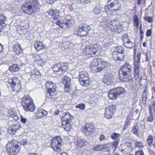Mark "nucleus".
<instances>
[{
  "mask_svg": "<svg viewBox=\"0 0 155 155\" xmlns=\"http://www.w3.org/2000/svg\"><path fill=\"white\" fill-rule=\"evenodd\" d=\"M39 6L37 0H27L21 8L24 13L29 15L35 12L39 8Z\"/></svg>",
  "mask_w": 155,
  "mask_h": 155,
  "instance_id": "obj_1",
  "label": "nucleus"
},
{
  "mask_svg": "<svg viewBox=\"0 0 155 155\" xmlns=\"http://www.w3.org/2000/svg\"><path fill=\"white\" fill-rule=\"evenodd\" d=\"M21 104L26 111L33 112L35 109L33 100L29 96H25L22 98Z\"/></svg>",
  "mask_w": 155,
  "mask_h": 155,
  "instance_id": "obj_2",
  "label": "nucleus"
},
{
  "mask_svg": "<svg viewBox=\"0 0 155 155\" xmlns=\"http://www.w3.org/2000/svg\"><path fill=\"white\" fill-rule=\"evenodd\" d=\"M14 142H16V141L12 140L6 145L7 152L10 155H16L21 150L20 143H18L17 144H15L14 143Z\"/></svg>",
  "mask_w": 155,
  "mask_h": 155,
  "instance_id": "obj_3",
  "label": "nucleus"
},
{
  "mask_svg": "<svg viewBox=\"0 0 155 155\" xmlns=\"http://www.w3.org/2000/svg\"><path fill=\"white\" fill-rule=\"evenodd\" d=\"M73 117L68 112L64 113L61 118L62 124L64 126L63 127L67 131H69L72 127L71 122Z\"/></svg>",
  "mask_w": 155,
  "mask_h": 155,
  "instance_id": "obj_4",
  "label": "nucleus"
},
{
  "mask_svg": "<svg viewBox=\"0 0 155 155\" xmlns=\"http://www.w3.org/2000/svg\"><path fill=\"white\" fill-rule=\"evenodd\" d=\"M101 47L99 44L97 43L87 46L83 52L86 55H95L97 52L100 51Z\"/></svg>",
  "mask_w": 155,
  "mask_h": 155,
  "instance_id": "obj_5",
  "label": "nucleus"
},
{
  "mask_svg": "<svg viewBox=\"0 0 155 155\" xmlns=\"http://www.w3.org/2000/svg\"><path fill=\"white\" fill-rule=\"evenodd\" d=\"M46 87L50 95L52 97V99H55L58 96H59V93L56 90V85L55 83L51 81H48L46 84Z\"/></svg>",
  "mask_w": 155,
  "mask_h": 155,
  "instance_id": "obj_6",
  "label": "nucleus"
},
{
  "mask_svg": "<svg viewBox=\"0 0 155 155\" xmlns=\"http://www.w3.org/2000/svg\"><path fill=\"white\" fill-rule=\"evenodd\" d=\"M109 7L114 12L120 11L122 9L121 5L118 2V0H108L107 5L105 7L106 12L109 10Z\"/></svg>",
  "mask_w": 155,
  "mask_h": 155,
  "instance_id": "obj_7",
  "label": "nucleus"
},
{
  "mask_svg": "<svg viewBox=\"0 0 155 155\" xmlns=\"http://www.w3.org/2000/svg\"><path fill=\"white\" fill-rule=\"evenodd\" d=\"M124 50L121 47H115L112 52V57L115 61H122L124 59Z\"/></svg>",
  "mask_w": 155,
  "mask_h": 155,
  "instance_id": "obj_8",
  "label": "nucleus"
},
{
  "mask_svg": "<svg viewBox=\"0 0 155 155\" xmlns=\"http://www.w3.org/2000/svg\"><path fill=\"white\" fill-rule=\"evenodd\" d=\"M62 139L59 136H56L54 137L51 142V147L53 150L56 152L61 151Z\"/></svg>",
  "mask_w": 155,
  "mask_h": 155,
  "instance_id": "obj_9",
  "label": "nucleus"
},
{
  "mask_svg": "<svg viewBox=\"0 0 155 155\" xmlns=\"http://www.w3.org/2000/svg\"><path fill=\"white\" fill-rule=\"evenodd\" d=\"M115 110V107L113 105H110L107 107L105 110L104 116L107 119H110L113 116Z\"/></svg>",
  "mask_w": 155,
  "mask_h": 155,
  "instance_id": "obj_10",
  "label": "nucleus"
},
{
  "mask_svg": "<svg viewBox=\"0 0 155 155\" xmlns=\"http://www.w3.org/2000/svg\"><path fill=\"white\" fill-rule=\"evenodd\" d=\"M100 61V59L95 58L91 62L90 68L92 71L99 72L101 71L102 68L99 67V62Z\"/></svg>",
  "mask_w": 155,
  "mask_h": 155,
  "instance_id": "obj_11",
  "label": "nucleus"
},
{
  "mask_svg": "<svg viewBox=\"0 0 155 155\" xmlns=\"http://www.w3.org/2000/svg\"><path fill=\"white\" fill-rule=\"evenodd\" d=\"M131 72V66L129 63H126L120 68L119 72V75H128Z\"/></svg>",
  "mask_w": 155,
  "mask_h": 155,
  "instance_id": "obj_12",
  "label": "nucleus"
},
{
  "mask_svg": "<svg viewBox=\"0 0 155 155\" xmlns=\"http://www.w3.org/2000/svg\"><path fill=\"white\" fill-rule=\"evenodd\" d=\"M9 83L12 86V89L13 91H18V87L20 86L18 79L17 77H14L12 79L10 80Z\"/></svg>",
  "mask_w": 155,
  "mask_h": 155,
  "instance_id": "obj_13",
  "label": "nucleus"
},
{
  "mask_svg": "<svg viewBox=\"0 0 155 155\" xmlns=\"http://www.w3.org/2000/svg\"><path fill=\"white\" fill-rule=\"evenodd\" d=\"M70 80V78L66 76L62 79V82L64 85L65 91L67 92H70L71 89Z\"/></svg>",
  "mask_w": 155,
  "mask_h": 155,
  "instance_id": "obj_14",
  "label": "nucleus"
},
{
  "mask_svg": "<svg viewBox=\"0 0 155 155\" xmlns=\"http://www.w3.org/2000/svg\"><path fill=\"white\" fill-rule=\"evenodd\" d=\"M141 54L140 53H138L137 56H135L134 58V73L136 74H139V68L138 67V64L140 63V58Z\"/></svg>",
  "mask_w": 155,
  "mask_h": 155,
  "instance_id": "obj_15",
  "label": "nucleus"
},
{
  "mask_svg": "<svg viewBox=\"0 0 155 155\" xmlns=\"http://www.w3.org/2000/svg\"><path fill=\"white\" fill-rule=\"evenodd\" d=\"M122 39L124 45L126 47L130 48L133 47V44L130 41L127 33H125L123 35Z\"/></svg>",
  "mask_w": 155,
  "mask_h": 155,
  "instance_id": "obj_16",
  "label": "nucleus"
},
{
  "mask_svg": "<svg viewBox=\"0 0 155 155\" xmlns=\"http://www.w3.org/2000/svg\"><path fill=\"white\" fill-rule=\"evenodd\" d=\"M113 77L111 74H107L104 75L102 81L104 84L109 85L113 82Z\"/></svg>",
  "mask_w": 155,
  "mask_h": 155,
  "instance_id": "obj_17",
  "label": "nucleus"
},
{
  "mask_svg": "<svg viewBox=\"0 0 155 155\" xmlns=\"http://www.w3.org/2000/svg\"><path fill=\"white\" fill-rule=\"evenodd\" d=\"M21 127V125L20 124H13L9 127L8 129V133L11 135H14L17 130Z\"/></svg>",
  "mask_w": 155,
  "mask_h": 155,
  "instance_id": "obj_18",
  "label": "nucleus"
},
{
  "mask_svg": "<svg viewBox=\"0 0 155 155\" xmlns=\"http://www.w3.org/2000/svg\"><path fill=\"white\" fill-rule=\"evenodd\" d=\"M120 80L122 82L131 83L133 82L132 78L129 74L119 75Z\"/></svg>",
  "mask_w": 155,
  "mask_h": 155,
  "instance_id": "obj_19",
  "label": "nucleus"
},
{
  "mask_svg": "<svg viewBox=\"0 0 155 155\" xmlns=\"http://www.w3.org/2000/svg\"><path fill=\"white\" fill-rule=\"evenodd\" d=\"M8 115L9 119H12L15 121H17L19 119V117L15 110H9Z\"/></svg>",
  "mask_w": 155,
  "mask_h": 155,
  "instance_id": "obj_20",
  "label": "nucleus"
},
{
  "mask_svg": "<svg viewBox=\"0 0 155 155\" xmlns=\"http://www.w3.org/2000/svg\"><path fill=\"white\" fill-rule=\"evenodd\" d=\"M63 64H55L53 68L54 73L55 74H63L62 66Z\"/></svg>",
  "mask_w": 155,
  "mask_h": 155,
  "instance_id": "obj_21",
  "label": "nucleus"
},
{
  "mask_svg": "<svg viewBox=\"0 0 155 155\" xmlns=\"http://www.w3.org/2000/svg\"><path fill=\"white\" fill-rule=\"evenodd\" d=\"M13 50L18 55L22 54L23 52L22 48L18 43H16L14 45Z\"/></svg>",
  "mask_w": 155,
  "mask_h": 155,
  "instance_id": "obj_22",
  "label": "nucleus"
},
{
  "mask_svg": "<svg viewBox=\"0 0 155 155\" xmlns=\"http://www.w3.org/2000/svg\"><path fill=\"white\" fill-rule=\"evenodd\" d=\"M79 81L81 84L85 87H88L91 83V81L87 77H86L85 78L82 79H79Z\"/></svg>",
  "mask_w": 155,
  "mask_h": 155,
  "instance_id": "obj_23",
  "label": "nucleus"
},
{
  "mask_svg": "<svg viewBox=\"0 0 155 155\" xmlns=\"http://www.w3.org/2000/svg\"><path fill=\"white\" fill-rule=\"evenodd\" d=\"M48 114V112L41 108L38 109L37 113V116L38 118H41L46 116Z\"/></svg>",
  "mask_w": 155,
  "mask_h": 155,
  "instance_id": "obj_24",
  "label": "nucleus"
},
{
  "mask_svg": "<svg viewBox=\"0 0 155 155\" xmlns=\"http://www.w3.org/2000/svg\"><path fill=\"white\" fill-rule=\"evenodd\" d=\"M35 48L37 50L39 51L43 48L46 49L47 48L45 45H44L42 42H36L35 44Z\"/></svg>",
  "mask_w": 155,
  "mask_h": 155,
  "instance_id": "obj_25",
  "label": "nucleus"
},
{
  "mask_svg": "<svg viewBox=\"0 0 155 155\" xmlns=\"http://www.w3.org/2000/svg\"><path fill=\"white\" fill-rule=\"evenodd\" d=\"M120 24L119 21L116 20H113L110 21L109 24V27L111 31H115V28Z\"/></svg>",
  "mask_w": 155,
  "mask_h": 155,
  "instance_id": "obj_26",
  "label": "nucleus"
},
{
  "mask_svg": "<svg viewBox=\"0 0 155 155\" xmlns=\"http://www.w3.org/2000/svg\"><path fill=\"white\" fill-rule=\"evenodd\" d=\"M71 17L69 15H67L64 19V24L66 26L69 27L71 24Z\"/></svg>",
  "mask_w": 155,
  "mask_h": 155,
  "instance_id": "obj_27",
  "label": "nucleus"
},
{
  "mask_svg": "<svg viewBox=\"0 0 155 155\" xmlns=\"http://www.w3.org/2000/svg\"><path fill=\"white\" fill-rule=\"evenodd\" d=\"M20 69V66L17 64L12 65L9 68V70L12 72L17 71Z\"/></svg>",
  "mask_w": 155,
  "mask_h": 155,
  "instance_id": "obj_28",
  "label": "nucleus"
},
{
  "mask_svg": "<svg viewBox=\"0 0 155 155\" xmlns=\"http://www.w3.org/2000/svg\"><path fill=\"white\" fill-rule=\"evenodd\" d=\"M94 129V126L92 124L87 125L84 128V130L86 133H90Z\"/></svg>",
  "mask_w": 155,
  "mask_h": 155,
  "instance_id": "obj_29",
  "label": "nucleus"
},
{
  "mask_svg": "<svg viewBox=\"0 0 155 155\" xmlns=\"http://www.w3.org/2000/svg\"><path fill=\"white\" fill-rule=\"evenodd\" d=\"M79 79H82L85 78L86 77H88V74L84 69H81L79 71Z\"/></svg>",
  "mask_w": 155,
  "mask_h": 155,
  "instance_id": "obj_30",
  "label": "nucleus"
},
{
  "mask_svg": "<svg viewBox=\"0 0 155 155\" xmlns=\"http://www.w3.org/2000/svg\"><path fill=\"white\" fill-rule=\"evenodd\" d=\"M113 89L111 90L108 93V96L110 99H114L117 96Z\"/></svg>",
  "mask_w": 155,
  "mask_h": 155,
  "instance_id": "obj_31",
  "label": "nucleus"
},
{
  "mask_svg": "<svg viewBox=\"0 0 155 155\" xmlns=\"http://www.w3.org/2000/svg\"><path fill=\"white\" fill-rule=\"evenodd\" d=\"M133 20L134 25L137 28H138L140 23V20L138 17L137 15H134L133 17Z\"/></svg>",
  "mask_w": 155,
  "mask_h": 155,
  "instance_id": "obj_32",
  "label": "nucleus"
},
{
  "mask_svg": "<svg viewBox=\"0 0 155 155\" xmlns=\"http://www.w3.org/2000/svg\"><path fill=\"white\" fill-rule=\"evenodd\" d=\"M113 90H115L114 91L116 93L117 96L123 93L124 92V88L121 87H117L113 89Z\"/></svg>",
  "mask_w": 155,
  "mask_h": 155,
  "instance_id": "obj_33",
  "label": "nucleus"
},
{
  "mask_svg": "<svg viewBox=\"0 0 155 155\" xmlns=\"http://www.w3.org/2000/svg\"><path fill=\"white\" fill-rule=\"evenodd\" d=\"M109 64L108 62L105 61H103L101 62L100 64H99V67H101L102 68L101 71L104 68H106L108 67Z\"/></svg>",
  "mask_w": 155,
  "mask_h": 155,
  "instance_id": "obj_34",
  "label": "nucleus"
},
{
  "mask_svg": "<svg viewBox=\"0 0 155 155\" xmlns=\"http://www.w3.org/2000/svg\"><path fill=\"white\" fill-rule=\"evenodd\" d=\"M101 7L99 6H97L94 8L93 12L95 15H98L101 13Z\"/></svg>",
  "mask_w": 155,
  "mask_h": 155,
  "instance_id": "obj_35",
  "label": "nucleus"
},
{
  "mask_svg": "<svg viewBox=\"0 0 155 155\" xmlns=\"http://www.w3.org/2000/svg\"><path fill=\"white\" fill-rule=\"evenodd\" d=\"M87 144V143L86 141L84 142L80 140H78L77 141L76 144L80 147H81L82 146H85Z\"/></svg>",
  "mask_w": 155,
  "mask_h": 155,
  "instance_id": "obj_36",
  "label": "nucleus"
},
{
  "mask_svg": "<svg viewBox=\"0 0 155 155\" xmlns=\"http://www.w3.org/2000/svg\"><path fill=\"white\" fill-rule=\"evenodd\" d=\"M135 147L139 149L143 148L144 145L141 142L136 141L134 143Z\"/></svg>",
  "mask_w": 155,
  "mask_h": 155,
  "instance_id": "obj_37",
  "label": "nucleus"
},
{
  "mask_svg": "<svg viewBox=\"0 0 155 155\" xmlns=\"http://www.w3.org/2000/svg\"><path fill=\"white\" fill-rule=\"evenodd\" d=\"M84 24H82L80 25L78 28L76 29V31L78 33H81L83 30H85Z\"/></svg>",
  "mask_w": 155,
  "mask_h": 155,
  "instance_id": "obj_38",
  "label": "nucleus"
},
{
  "mask_svg": "<svg viewBox=\"0 0 155 155\" xmlns=\"http://www.w3.org/2000/svg\"><path fill=\"white\" fill-rule=\"evenodd\" d=\"M123 27L122 25L120 23L115 28V31H113L120 32L123 30Z\"/></svg>",
  "mask_w": 155,
  "mask_h": 155,
  "instance_id": "obj_39",
  "label": "nucleus"
},
{
  "mask_svg": "<svg viewBox=\"0 0 155 155\" xmlns=\"http://www.w3.org/2000/svg\"><path fill=\"white\" fill-rule=\"evenodd\" d=\"M105 148L102 145H98L94 147L93 150L96 151H99L103 150Z\"/></svg>",
  "mask_w": 155,
  "mask_h": 155,
  "instance_id": "obj_40",
  "label": "nucleus"
},
{
  "mask_svg": "<svg viewBox=\"0 0 155 155\" xmlns=\"http://www.w3.org/2000/svg\"><path fill=\"white\" fill-rule=\"evenodd\" d=\"M153 137L151 135H149L147 139V141L148 144V145L150 147H151L153 143Z\"/></svg>",
  "mask_w": 155,
  "mask_h": 155,
  "instance_id": "obj_41",
  "label": "nucleus"
},
{
  "mask_svg": "<svg viewBox=\"0 0 155 155\" xmlns=\"http://www.w3.org/2000/svg\"><path fill=\"white\" fill-rule=\"evenodd\" d=\"M81 94V92L79 90H77L74 92L72 97L73 98H77V97L80 96Z\"/></svg>",
  "mask_w": 155,
  "mask_h": 155,
  "instance_id": "obj_42",
  "label": "nucleus"
},
{
  "mask_svg": "<svg viewBox=\"0 0 155 155\" xmlns=\"http://www.w3.org/2000/svg\"><path fill=\"white\" fill-rule=\"evenodd\" d=\"M63 65L62 66V70L63 71V74L65 71H67L68 69L67 68L68 64L66 63H62Z\"/></svg>",
  "mask_w": 155,
  "mask_h": 155,
  "instance_id": "obj_43",
  "label": "nucleus"
},
{
  "mask_svg": "<svg viewBox=\"0 0 155 155\" xmlns=\"http://www.w3.org/2000/svg\"><path fill=\"white\" fill-rule=\"evenodd\" d=\"M132 133L135 135L138 136V129L136 126H134L132 130Z\"/></svg>",
  "mask_w": 155,
  "mask_h": 155,
  "instance_id": "obj_44",
  "label": "nucleus"
},
{
  "mask_svg": "<svg viewBox=\"0 0 155 155\" xmlns=\"http://www.w3.org/2000/svg\"><path fill=\"white\" fill-rule=\"evenodd\" d=\"M77 108H79L80 110H84L85 108V105L84 104H80L76 105Z\"/></svg>",
  "mask_w": 155,
  "mask_h": 155,
  "instance_id": "obj_45",
  "label": "nucleus"
},
{
  "mask_svg": "<svg viewBox=\"0 0 155 155\" xmlns=\"http://www.w3.org/2000/svg\"><path fill=\"white\" fill-rule=\"evenodd\" d=\"M144 19L149 23H151L153 21V19L152 17L147 16H145L144 17Z\"/></svg>",
  "mask_w": 155,
  "mask_h": 155,
  "instance_id": "obj_46",
  "label": "nucleus"
},
{
  "mask_svg": "<svg viewBox=\"0 0 155 155\" xmlns=\"http://www.w3.org/2000/svg\"><path fill=\"white\" fill-rule=\"evenodd\" d=\"M120 134H118L114 133L111 135V138L113 140H115L120 137Z\"/></svg>",
  "mask_w": 155,
  "mask_h": 155,
  "instance_id": "obj_47",
  "label": "nucleus"
},
{
  "mask_svg": "<svg viewBox=\"0 0 155 155\" xmlns=\"http://www.w3.org/2000/svg\"><path fill=\"white\" fill-rule=\"evenodd\" d=\"M59 11H57L53 16V18L54 20H56L59 18Z\"/></svg>",
  "mask_w": 155,
  "mask_h": 155,
  "instance_id": "obj_48",
  "label": "nucleus"
},
{
  "mask_svg": "<svg viewBox=\"0 0 155 155\" xmlns=\"http://www.w3.org/2000/svg\"><path fill=\"white\" fill-rule=\"evenodd\" d=\"M64 21H62L60 20H58L56 22V23L57 25H58L61 28H63V27L62 26H61V25L63 24H64Z\"/></svg>",
  "mask_w": 155,
  "mask_h": 155,
  "instance_id": "obj_49",
  "label": "nucleus"
},
{
  "mask_svg": "<svg viewBox=\"0 0 155 155\" xmlns=\"http://www.w3.org/2000/svg\"><path fill=\"white\" fill-rule=\"evenodd\" d=\"M153 116L152 112L150 113V115L148 117L147 121L152 122L153 120Z\"/></svg>",
  "mask_w": 155,
  "mask_h": 155,
  "instance_id": "obj_50",
  "label": "nucleus"
},
{
  "mask_svg": "<svg viewBox=\"0 0 155 155\" xmlns=\"http://www.w3.org/2000/svg\"><path fill=\"white\" fill-rule=\"evenodd\" d=\"M88 33L85 30H83L81 33L80 34H78L81 37H83L86 36L87 35H88Z\"/></svg>",
  "mask_w": 155,
  "mask_h": 155,
  "instance_id": "obj_51",
  "label": "nucleus"
},
{
  "mask_svg": "<svg viewBox=\"0 0 155 155\" xmlns=\"http://www.w3.org/2000/svg\"><path fill=\"white\" fill-rule=\"evenodd\" d=\"M57 11H54L52 10H51L48 12V13L50 15L52 16H53L54 14L55 13H56Z\"/></svg>",
  "mask_w": 155,
  "mask_h": 155,
  "instance_id": "obj_52",
  "label": "nucleus"
},
{
  "mask_svg": "<svg viewBox=\"0 0 155 155\" xmlns=\"http://www.w3.org/2000/svg\"><path fill=\"white\" fill-rule=\"evenodd\" d=\"M30 74L31 75V78L32 80H35L37 78V77L34 74V73L31 72Z\"/></svg>",
  "mask_w": 155,
  "mask_h": 155,
  "instance_id": "obj_53",
  "label": "nucleus"
},
{
  "mask_svg": "<svg viewBox=\"0 0 155 155\" xmlns=\"http://www.w3.org/2000/svg\"><path fill=\"white\" fill-rule=\"evenodd\" d=\"M135 155H144V154L142 151L139 150L135 153Z\"/></svg>",
  "mask_w": 155,
  "mask_h": 155,
  "instance_id": "obj_54",
  "label": "nucleus"
},
{
  "mask_svg": "<svg viewBox=\"0 0 155 155\" xmlns=\"http://www.w3.org/2000/svg\"><path fill=\"white\" fill-rule=\"evenodd\" d=\"M21 121L23 123H25L27 121V119L25 117L22 116H21Z\"/></svg>",
  "mask_w": 155,
  "mask_h": 155,
  "instance_id": "obj_55",
  "label": "nucleus"
},
{
  "mask_svg": "<svg viewBox=\"0 0 155 155\" xmlns=\"http://www.w3.org/2000/svg\"><path fill=\"white\" fill-rule=\"evenodd\" d=\"M142 100L146 101L147 98V96L146 93L144 92L142 94Z\"/></svg>",
  "mask_w": 155,
  "mask_h": 155,
  "instance_id": "obj_56",
  "label": "nucleus"
},
{
  "mask_svg": "<svg viewBox=\"0 0 155 155\" xmlns=\"http://www.w3.org/2000/svg\"><path fill=\"white\" fill-rule=\"evenodd\" d=\"M34 58L35 60L37 61H38L40 59H41V56L39 55L35 54L34 55Z\"/></svg>",
  "mask_w": 155,
  "mask_h": 155,
  "instance_id": "obj_57",
  "label": "nucleus"
},
{
  "mask_svg": "<svg viewBox=\"0 0 155 155\" xmlns=\"http://www.w3.org/2000/svg\"><path fill=\"white\" fill-rule=\"evenodd\" d=\"M151 34V30L150 29L148 30L147 31L146 34V36L148 37H149L150 36Z\"/></svg>",
  "mask_w": 155,
  "mask_h": 155,
  "instance_id": "obj_58",
  "label": "nucleus"
},
{
  "mask_svg": "<svg viewBox=\"0 0 155 155\" xmlns=\"http://www.w3.org/2000/svg\"><path fill=\"white\" fill-rule=\"evenodd\" d=\"M38 61V63L40 65H43L44 64V61L42 59H41H41H40Z\"/></svg>",
  "mask_w": 155,
  "mask_h": 155,
  "instance_id": "obj_59",
  "label": "nucleus"
},
{
  "mask_svg": "<svg viewBox=\"0 0 155 155\" xmlns=\"http://www.w3.org/2000/svg\"><path fill=\"white\" fill-rule=\"evenodd\" d=\"M28 141L25 140H22L21 142V143H20L21 145L22 144V145L24 146L26 145L27 144Z\"/></svg>",
  "mask_w": 155,
  "mask_h": 155,
  "instance_id": "obj_60",
  "label": "nucleus"
},
{
  "mask_svg": "<svg viewBox=\"0 0 155 155\" xmlns=\"http://www.w3.org/2000/svg\"><path fill=\"white\" fill-rule=\"evenodd\" d=\"M105 139V137L104 135H101L99 137V139L100 140L102 141L104 140Z\"/></svg>",
  "mask_w": 155,
  "mask_h": 155,
  "instance_id": "obj_61",
  "label": "nucleus"
},
{
  "mask_svg": "<svg viewBox=\"0 0 155 155\" xmlns=\"http://www.w3.org/2000/svg\"><path fill=\"white\" fill-rule=\"evenodd\" d=\"M34 74L36 75V76L37 77L39 75H41L40 73L39 72V71H38L37 70H36L35 71Z\"/></svg>",
  "mask_w": 155,
  "mask_h": 155,
  "instance_id": "obj_62",
  "label": "nucleus"
},
{
  "mask_svg": "<svg viewBox=\"0 0 155 155\" xmlns=\"http://www.w3.org/2000/svg\"><path fill=\"white\" fill-rule=\"evenodd\" d=\"M75 5L73 4L71 5H70L69 6V8L70 9H71V11H72V10H74V9H75V8H73V6L74 5Z\"/></svg>",
  "mask_w": 155,
  "mask_h": 155,
  "instance_id": "obj_63",
  "label": "nucleus"
},
{
  "mask_svg": "<svg viewBox=\"0 0 155 155\" xmlns=\"http://www.w3.org/2000/svg\"><path fill=\"white\" fill-rule=\"evenodd\" d=\"M3 47L2 45L0 43V53H1L3 50Z\"/></svg>",
  "mask_w": 155,
  "mask_h": 155,
  "instance_id": "obj_64",
  "label": "nucleus"
}]
</instances>
